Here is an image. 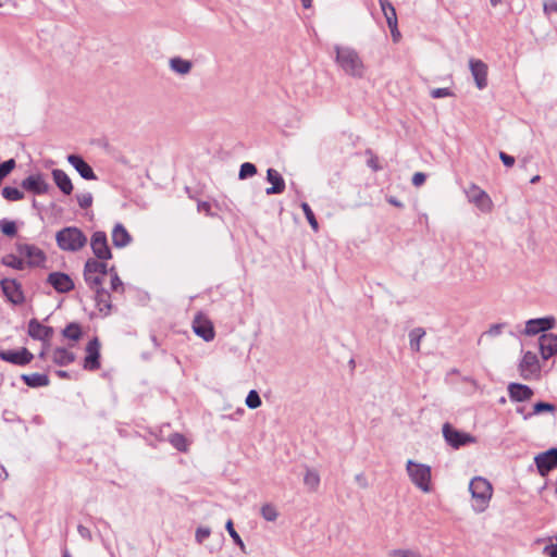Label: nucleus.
Segmentation results:
<instances>
[{"mask_svg":"<svg viewBox=\"0 0 557 557\" xmlns=\"http://www.w3.org/2000/svg\"><path fill=\"white\" fill-rule=\"evenodd\" d=\"M335 62L345 72L354 78H362L366 74V65L359 53L351 47L334 46Z\"/></svg>","mask_w":557,"mask_h":557,"instance_id":"f257e3e1","label":"nucleus"},{"mask_svg":"<svg viewBox=\"0 0 557 557\" xmlns=\"http://www.w3.org/2000/svg\"><path fill=\"white\" fill-rule=\"evenodd\" d=\"M469 491L473 500V509L476 512H483L492 498V484L482 476H475L470 481Z\"/></svg>","mask_w":557,"mask_h":557,"instance_id":"f03ea898","label":"nucleus"},{"mask_svg":"<svg viewBox=\"0 0 557 557\" xmlns=\"http://www.w3.org/2000/svg\"><path fill=\"white\" fill-rule=\"evenodd\" d=\"M60 249L64 251H78L87 244L86 235L75 226H67L60 230L55 235Z\"/></svg>","mask_w":557,"mask_h":557,"instance_id":"7ed1b4c3","label":"nucleus"},{"mask_svg":"<svg viewBox=\"0 0 557 557\" xmlns=\"http://www.w3.org/2000/svg\"><path fill=\"white\" fill-rule=\"evenodd\" d=\"M106 260L89 258L84 265V280L89 288L101 286L103 277L108 275V264Z\"/></svg>","mask_w":557,"mask_h":557,"instance_id":"20e7f679","label":"nucleus"},{"mask_svg":"<svg viewBox=\"0 0 557 557\" xmlns=\"http://www.w3.org/2000/svg\"><path fill=\"white\" fill-rule=\"evenodd\" d=\"M406 468L408 475L416 486L425 493L431 491V467L408 460Z\"/></svg>","mask_w":557,"mask_h":557,"instance_id":"39448f33","label":"nucleus"},{"mask_svg":"<svg viewBox=\"0 0 557 557\" xmlns=\"http://www.w3.org/2000/svg\"><path fill=\"white\" fill-rule=\"evenodd\" d=\"M442 432L446 443L455 449L476 443L475 436L454 428L448 422L443 424Z\"/></svg>","mask_w":557,"mask_h":557,"instance_id":"423d86ee","label":"nucleus"},{"mask_svg":"<svg viewBox=\"0 0 557 557\" xmlns=\"http://www.w3.org/2000/svg\"><path fill=\"white\" fill-rule=\"evenodd\" d=\"M0 286L7 300L14 306H20L25 302V295L22 288V284L15 278H2Z\"/></svg>","mask_w":557,"mask_h":557,"instance_id":"0eeeda50","label":"nucleus"},{"mask_svg":"<svg viewBox=\"0 0 557 557\" xmlns=\"http://www.w3.org/2000/svg\"><path fill=\"white\" fill-rule=\"evenodd\" d=\"M534 463L541 476H546L557 468V447H552L534 457Z\"/></svg>","mask_w":557,"mask_h":557,"instance_id":"6e6552de","label":"nucleus"},{"mask_svg":"<svg viewBox=\"0 0 557 557\" xmlns=\"http://www.w3.org/2000/svg\"><path fill=\"white\" fill-rule=\"evenodd\" d=\"M469 202L473 203L480 211L488 213L493 209V201L491 197L475 184H472L466 190Z\"/></svg>","mask_w":557,"mask_h":557,"instance_id":"1a4fd4ad","label":"nucleus"},{"mask_svg":"<svg viewBox=\"0 0 557 557\" xmlns=\"http://www.w3.org/2000/svg\"><path fill=\"white\" fill-rule=\"evenodd\" d=\"M90 247L96 257L95 259L110 260L112 258V251L109 247L106 232L96 231L91 236Z\"/></svg>","mask_w":557,"mask_h":557,"instance_id":"9d476101","label":"nucleus"},{"mask_svg":"<svg viewBox=\"0 0 557 557\" xmlns=\"http://www.w3.org/2000/svg\"><path fill=\"white\" fill-rule=\"evenodd\" d=\"M519 372L523 380L537 377L541 372L537 356L532 351H527L519 363Z\"/></svg>","mask_w":557,"mask_h":557,"instance_id":"9b49d317","label":"nucleus"},{"mask_svg":"<svg viewBox=\"0 0 557 557\" xmlns=\"http://www.w3.org/2000/svg\"><path fill=\"white\" fill-rule=\"evenodd\" d=\"M16 251L24 256L27 259V265L28 267H40L42 265L46 260V253L44 250L38 248L35 245L29 244H16Z\"/></svg>","mask_w":557,"mask_h":557,"instance_id":"f8f14e48","label":"nucleus"},{"mask_svg":"<svg viewBox=\"0 0 557 557\" xmlns=\"http://www.w3.org/2000/svg\"><path fill=\"white\" fill-rule=\"evenodd\" d=\"M33 359L34 355L26 347L20 349H0V360L15 366H26L30 363Z\"/></svg>","mask_w":557,"mask_h":557,"instance_id":"ddd939ff","label":"nucleus"},{"mask_svg":"<svg viewBox=\"0 0 557 557\" xmlns=\"http://www.w3.org/2000/svg\"><path fill=\"white\" fill-rule=\"evenodd\" d=\"M21 187L34 195H44L50 189V185L46 182L42 173L28 175L21 182Z\"/></svg>","mask_w":557,"mask_h":557,"instance_id":"4468645a","label":"nucleus"},{"mask_svg":"<svg viewBox=\"0 0 557 557\" xmlns=\"http://www.w3.org/2000/svg\"><path fill=\"white\" fill-rule=\"evenodd\" d=\"M556 325V319L552 315L530 319L525 322V329L523 333L528 336L537 335L540 333H545Z\"/></svg>","mask_w":557,"mask_h":557,"instance_id":"2eb2a0df","label":"nucleus"},{"mask_svg":"<svg viewBox=\"0 0 557 557\" xmlns=\"http://www.w3.org/2000/svg\"><path fill=\"white\" fill-rule=\"evenodd\" d=\"M100 366V342L98 337H94L86 346L83 368L88 371H96Z\"/></svg>","mask_w":557,"mask_h":557,"instance_id":"dca6fc26","label":"nucleus"},{"mask_svg":"<svg viewBox=\"0 0 557 557\" xmlns=\"http://www.w3.org/2000/svg\"><path fill=\"white\" fill-rule=\"evenodd\" d=\"M47 283L50 284L55 292L66 294L74 289L75 284L71 276L63 272H51L47 277Z\"/></svg>","mask_w":557,"mask_h":557,"instance_id":"f3484780","label":"nucleus"},{"mask_svg":"<svg viewBox=\"0 0 557 557\" xmlns=\"http://www.w3.org/2000/svg\"><path fill=\"white\" fill-rule=\"evenodd\" d=\"M193 330L196 335H198L206 342L212 341L215 335L213 324L201 313H198L194 318Z\"/></svg>","mask_w":557,"mask_h":557,"instance_id":"a211bd4d","label":"nucleus"},{"mask_svg":"<svg viewBox=\"0 0 557 557\" xmlns=\"http://www.w3.org/2000/svg\"><path fill=\"white\" fill-rule=\"evenodd\" d=\"M54 331L52 326L41 324L37 319H30L28 322L27 334L36 341L49 342Z\"/></svg>","mask_w":557,"mask_h":557,"instance_id":"6ab92c4d","label":"nucleus"},{"mask_svg":"<svg viewBox=\"0 0 557 557\" xmlns=\"http://www.w3.org/2000/svg\"><path fill=\"white\" fill-rule=\"evenodd\" d=\"M67 162L77 171L82 178L87 181L97 180V175L95 174L92 168L84 160L82 156L75 153L69 154Z\"/></svg>","mask_w":557,"mask_h":557,"instance_id":"aec40b11","label":"nucleus"},{"mask_svg":"<svg viewBox=\"0 0 557 557\" xmlns=\"http://www.w3.org/2000/svg\"><path fill=\"white\" fill-rule=\"evenodd\" d=\"M471 74L474 78L475 86L482 90L487 86V65L481 61L471 59L469 61Z\"/></svg>","mask_w":557,"mask_h":557,"instance_id":"412c9836","label":"nucleus"},{"mask_svg":"<svg viewBox=\"0 0 557 557\" xmlns=\"http://www.w3.org/2000/svg\"><path fill=\"white\" fill-rule=\"evenodd\" d=\"M539 347L544 360L549 359L557 354V335L544 333L539 337Z\"/></svg>","mask_w":557,"mask_h":557,"instance_id":"4be33fe9","label":"nucleus"},{"mask_svg":"<svg viewBox=\"0 0 557 557\" xmlns=\"http://www.w3.org/2000/svg\"><path fill=\"white\" fill-rule=\"evenodd\" d=\"M507 389H508L509 398L512 401H518V403H522V401H527V400L531 399V397L534 394L533 389L530 386L521 384V383H510L508 385Z\"/></svg>","mask_w":557,"mask_h":557,"instance_id":"5701e85b","label":"nucleus"},{"mask_svg":"<svg viewBox=\"0 0 557 557\" xmlns=\"http://www.w3.org/2000/svg\"><path fill=\"white\" fill-rule=\"evenodd\" d=\"M267 181L272 185L265 189L267 195H278L285 190V181L276 170L268 169Z\"/></svg>","mask_w":557,"mask_h":557,"instance_id":"b1692460","label":"nucleus"},{"mask_svg":"<svg viewBox=\"0 0 557 557\" xmlns=\"http://www.w3.org/2000/svg\"><path fill=\"white\" fill-rule=\"evenodd\" d=\"M51 175L54 184L63 195L69 196L72 194L74 188L73 183L63 170L54 169L52 170Z\"/></svg>","mask_w":557,"mask_h":557,"instance_id":"393cba45","label":"nucleus"},{"mask_svg":"<svg viewBox=\"0 0 557 557\" xmlns=\"http://www.w3.org/2000/svg\"><path fill=\"white\" fill-rule=\"evenodd\" d=\"M95 292V301L96 306L99 309L100 312L104 313L106 315L110 313L111 310V295L107 289H104L102 286H97L95 288H91Z\"/></svg>","mask_w":557,"mask_h":557,"instance_id":"a878e982","label":"nucleus"},{"mask_svg":"<svg viewBox=\"0 0 557 557\" xmlns=\"http://www.w3.org/2000/svg\"><path fill=\"white\" fill-rule=\"evenodd\" d=\"M132 242V236L122 223H116L112 230V243L116 248H124Z\"/></svg>","mask_w":557,"mask_h":557,"instance_id":"bb28decb","label":"nucleus"},{"mask_svg":"<svg viewBox=\"0 0 557 557\" xmlns=\"http://www.w3.org/2000/svg\"><path fill=\"white\" fill-rule=\"evenodd\" d=\"M22 381L32 388L45 387L50 384L49 376L44 373L22 374Z\"/></svg>","mask_w":557,"mask_h":557,"instance_id":"cd10ccee","label":"nucleus"},{"mask_svg":"<svg viewBox=\"0 0 557 557\" xmlns=\"http://www.w3.org/2000/svg\"><path fill=\"white\" fill-rule=\"evenodd\" d=\"M380 7L389 28L397 26V14L394 5L388 0H379Z\"/></svg>","mask_w":557,"mask_h":557,"instance_id":"c85d7f7f","label":"nucleus"},{"mask_svg":"<svg viewBox=\"0 0 557 557\" xmlns=\"http://www.w3.org/2000/svg\"><path fill=\"white\" fill-rule=\"evenodd\" d=\"M75 361V355L66 348L58 347L53 351V362L58 366L65 367Z\"/></svg>","mask_w":557,"mask_h":557,"instance_id":"c756f323","label":"nucleus"},{"mask_svg":"<svg viewBox=\"0 0 557 557\" xmlns=\"http://www.w3.org/2000/svg\"><path fill=\"white\" fill-rule=\"evenodd\" d=\"M170 67L174 72H176V73H178L181 75H185V74H188L190 72V70L193 67V64L188 60H185V59L180 58V57H175V58H172L170 60Z\"/></svg>","mask_w":557,"mask_h":557,"instance_id":"7c9ffc66","label":"nucleus"},{"mask_svg":"<svg viewBox=\"0 0 557 557\" xmlns=\"http://www.w3.org/2000/svg\"><path fill=\"white\" fill-rule=\"evenodd\" d=\"M425 336V331L422 327H414L409 332V345L412 351L420 350V343Z\"/></svg>","mask_w":557,"mask_h":557,"instance_id":"2f4dec72","label":"nucleus"},{"mask_svg":"<svg viewBox=\"0 0 557 557\" xmlns=\"http://www.w3.org/2000/svg\"><path fill=\"white\" fill-rule=\"evenodd\" d=\"M62 335L69 339L77 342L81 339L83 331L77 322H71L62 330Z\"/></svg>","mask_w":557,"mask_h":557,"instance_id":"473e14b6","label":"nucleus"},{"mask_svg":"<svg viewBox=\"0 0 557 557\" xmlns=\"http://www.w3.org/2000/svg\"><path fill=\"white\" fill-rule=\"evenodd\" d=\"M304 483L309 490L315 491L320 484L319 473L313 469H307L304 476Z\"/></svg>","mask_w":557,"mask_h":557,"instance_id":"72a5a7b5","label":"nucleus"},{"mask_svg":"<svg viewBox=\"0 0 557 557\" xmlns=\"http://www.w3.org/2000/svg\"><path fill=\"white\" fill-rule=\"evenodd\" d=\"M1 262L5 267L12 268L14 270H23L25 268L24 260L13 253L4 256Z\"/></svg>","mask_w":557,"mask_h":557,"instance_id":"f704fd0d","label":"nucleus"},{"mask_svg":"<svg viewBox=\"0 0 557 557\" xmlns=\"http://www.w3.org/2000/svg\"><path fill=\"white\" fill-rule=\"evenodd\" d=\"M556 410V406L552 403L546 401H537L533 405V411L524 416V419H529L533 414H540L543 412H554Z\"/></svg>","mask_w":557,"mask_h":557,"instance_id":"c9c22d12","label":"nucleus"},{"mask_svg":"<svg viewBox=\"0 0 557 557\" xmlns=\"http://www.w3.org/2000/svg\"><path fill=\"white\" fill-rule=\"evenodd\" d=\"M2 197L8 201H18L24 198V193L16 187L5 186L2 188Z\"/></svg>","mask_w":557,"mask_h":557,"instance_id":"e433bc0d","label":"nucleus"},{"mask_svg":"<svg viewBox=\"0 0 557 557\" xmlns=\"http://www.w3.org/2000/svg\"><path fill=\"white\" fill-rule=\"evenodd\" d=\"M169 442L171 445L180 451L187 450V441L181 433H172L169 435Z\"/></svg>","mask_w":557,"mask_h":557,"instance_id":"4c0bfd02","label":"nucleus"},{"mask_svg":"<svg viewBox=\"0 0 557 557\" xmlns=\"http://www.w3.org/2000/svg\"><path fill=\"white\" fill-rule=\"evenodd\" d=\"M225 529L228 532L230 536L233 539L234 543L240 548V550L246 553V546L239 534L234 529V524L231 519L226 521Z\"/></svg>","mask_w":557,"mask_h":557,"instance_id":"58836bf2","label":"nucleus"},{"mask_svg":"<svg viewBox=\"0 0 557 557\" xmlns=\"http://www.w3.org/2000/svg\"><path fill=\"white\" fill-rule=\"evenodd\" d=\"M0 230L2 234L9 237H13L17 233L16 223L14 221H9L7 219L0 221Z\"/></svg>","mask_w":557,"mask_h":557,"instance_id":"ea45409f","label":"nucleus"},{"mask_svg":"<svg viewBox=\"0 0 557 557\" xmlns=\"http://www.w3.org/2000/svg\"><path fill=\"white\" fill-rule=\"evenodd\" d=\"M300 207L304 211V214H305L308 223L310 224L312 230L314 232H317L319 230V224H318L315 215H314L313 211L311 210L310 206L307 202H302Z\"/></svg>","mask_w":557,"mask_h":557,"instance_id":"a19ab883","label":"nucleus"},{"mask_svg":"<svg viewBox=\"0 0 557 557\" xmlns=\"http://www.w3.org/2000/svg\"><path fill=\"white\" fill-rule=\"evenodd\" d=\"M257 173V166L253 163L245 162L240 165L238 178L246 180Z\"/></svg>","mask_w":557,"mask_h":557,"instance_id":"79ce46f5","label":"nucleus"},{"mask_svg":"<svg viewBox=\"0 0 557 557\" xmlns=\"http://www.w3.org/2000/svg\"><path fill=\"white\" fill-rule=\"evenodd\" d=\"M261 516L267 521H275L277 519L278 512L273 505L265 504L261 507Z\"/></svg>","mask_w":557,"mask_h":557,"instance_id":"37998d69","label":"nucleus"},{"mask_svg":"<svg viewBox=\"0 0 557 557\" xmlns=\"http://www.w3.org/2000/svg\"><path fill=\"white\" fill-rule=\"evenodd\" d=\"M262 404L257 391L251 389L246 397V406L250 409H257Z\"/></svg>","mask_w":557,"mask_h":557,"instance_id":"c03bdc74","label":"nucleus"},{"mask_svg":"<svg viewBox=\"0 0 557 557\" xmlns=\"http://www.w3.org/2000/svg\"><path fill=\"white\" fill-rule=\"evenodd\" d=\"M389 557H422L417 549H393L388 553Z\"/></svg>","mask_w":557,"mask_h":557,"instance_id":"a18cd8bd","label":"nucleus"},{"mask_svg":"<svg viewBox=\"0 0 557 557\" xmlns=\"http://www.w3.org/2000/svg\"><path fill=\"white\" fill-rule=\"evenodd\" d=\"M76 199H77L78 206L82 209H88L89 207H91L94 198L90 193H83V194L76 195Z\"/></svg>","mask_w":557,"mask_h":557,"instance_id":"49530a36","label":"nucleus"},{"mask_svg":"<svg viewBox=\"0 0 557 557\" xmlns=\"http://www.w3.org/2000/svg\"><path fill=\"white\" fill-rule=\"evenodd\" d=\"M16 166V162L14 159H9L0 163V171L7 177Z\"/></svg>","mask_w":557,"mask_h":557,"instance_id":"de8ad7c7","label":"nucleus"},{"mask_svg":"<svg viewBox=\"0 0 557 557\" xmlns=\"http://www.w3.org/2000/svg\"><path fill=\"white\" fill-rule=\"evenodd\" d=\"M453 95L454 94L449 88H435L431 90V97L434 99L450 97Z\"/></svg>","mask_w":557,"mask_h":557,"instance_id":"09e8293b","label":"nucleus"},{"mask_svg":"<svg viewBox=\"0 0 557 557\" xmlns=\"http://www.w3.org/2000/svg\"><path fill=\"white\" fill-rule=\"evenodd\" d=\"M210 529L209 528H198L196 531V541L201 544L206 539L210 536Z\"/></svg>","mask_w":557,"mask_h":557,"instance_id":"8fccbe9b","label":"nucleus"},{"mask_svg":"<svg viewBox=\"0 0 557 557\" xmlns=\"http://www.w3.org/2000/svg\"><path fill=\"white\" fill-rule=\"evenodd\" d=\"M111 289L113 292H123L124 290V287H123V282L121 281L119 274H114L112 275V278H111Z\"/></svg>","mask_w":557,"mask_h":557,"instance_id":"3c124183","label":"nucleus"},{"mask_svg":"<svg viewBox=\"0 0 557 557\" xmlns=\"http://www.w3.org/2000/svg\"><path fill=\"white\" fill-rule=\"evenodd\" d=\"M499 158H500L503 164L507 168H511L516 162V160L512 156H510L504 151L499 152Z\"/></svg>","mask_w":557,"mask_h":557,"instance_id":"603ef678","label":"nucleus"},{"mask_svg":"<svg viewBox=\"0 0 557 557\" xmlns=\"http://www.w3.org/2000/svg\"><path fill=\"white\" fill-rule=\"evenodd\" d=\"M425 180H426V175L424 173L417 172L413 174L411 182L414 186L418 187V186H421L425 182Z\"/></svg>","mask_w":557,"mask_h":557,"instance_id":"864d4df0","label":"nucleus"},{"mask_svg":"<svg viewBox=\"0 0 557 557\" xmlns=\"http://www.w3.org/2000/svg\"><path fill=\"white\" fill-rule=\"evenodd\" d=\"M543 553L548 557H557V544L546 545L543 549Z\"/></svg>","mask_w":557,"mask_h":557,"instance_id":"5fc2aeb1","label":"nucleus"},{"mask_svg":"<svg viewBox=\"0 0 557 557\" xmlns=\"http://www.w3.org/2000/svg\"><path fill=\"white\" fill-rule=\"evenodd\" d=\"M544 12L546 14H550L552 12H557V1L550 0L544 3Z\"/></svg>","mask_w":557,"mask_h":557,"instance_id":"6e6d98bb","label":"nucleus"},{"mask_svg":"<svg viewBox=\"0 0 557 557\" xmlns=\"http://www.w3.org/2000/svg\"><path fill=\"white\" fill-rule=\"evenodd\" d=\"M77 531H78V533H79V535H81L82 537H84V539H88V540H90V539H91V533H90V531H89V529H88V528H86V527H84V525L79 524V525L77 527Z\"/></svg>","mask_w":557,"mask_h":557,"instance_id":"4d7b16f0","label":"nucleus"},{"mask_svg":"<svg viewBox=\"0 0 557 557\" xmlns=\"http://www.w3.org/2000/svg\"><path fill=\"white\" fill-rule=\"evenodd\" d=\"M503 326H504V324H493L490 327L487 333L492 336H496V335L500 334Z\"/></svg>","mask_w":557,"mask_h":557,"instance_id":"13d9d810","label":"nucleus"},{"mask_svg":"<svg viewBox=\"0 0 557 557\" xmlns=\"http://www.w3.org/2000/svg\"><path fill=\"white\" fill-rule=\"evenodd\" d=\"M356 481L358 482V484L361 486V487H367L368 486V483H367V480L366 478L363 476V474H357L356 475Z\"/></svg>","mask_w":557,"mask_h":557,"instance_id":"bf43d9fd","label":"nucleus"},{"mask_svg":"<svg viewBox=\"0 0 557 557\" xmlns=\"http://www.w3.org/2000/svg\"><path fill=\"white\" fill-rule=\"evenodd\" d=\"M368 165L373 170V171H379L381 169V166H379L377 162H376V159L374 158H371L368 160Z\"/></svg>","mask_w":557,"mask_h":557,"instance_id":"052dcab7","label":"nucleus"},{"mask_svg":"<svg viewBox=\"0 0 557 557\" xmlns=\"http://www.w3.org/2000/svg\"><path fill=\"white\" fill-rule=\"evenodd\" d=\"M387 201H388V203H391V205H393V206H395V207H397V208H403V207H404L403 202H401V201H399L396 197H393V196H392V197H389V198L387 199Z\"/></svg>","mask_w":557,"mask_h":557,"instance_id":"680f3d73","label":"nucleus"},{"mask_svg":"<svg viewBox=\"0 0 557 557\" xmlns=\"http://www.w3.org/2000/svg\"><path fill=\"white\" fill-rule=\"evenodd\" d=\"M198 209L208 212L211 209V206L209 202L203 201L198 203Z\"/></svg>","mask_w":557,"mask_h":557,"instance_id":"e2e57ef3","label":"nucleus"},{"mask_svg":"<svg viewBox=\"0 0 557 557\" xmlns=\"http://www.w3.org/2000/svg\"><path fill=\"white\" fill-rule=\"evenodd\" d=\"M389 29H391L392 37H393L394 41H397L400 37V33H399L397 26L395 28H389Z\"/></svg>","mask_w":557,"mask_h":557,"instance_id":"0e129e2a","label":"nucleus"},{"mask_svg":"<svg viewBox=\"0 0 557 557\" xmlns=\"http://www.w3.org/2000/svg\"><path fill=\"white\" fill-rule=\"evenodd\" d=\"M55 374H57L59 377H61V379H69V377H70L69 372H67V371H65V370H58V371L55 372Z\"/></svg>","mask_w":557,"mask_h":557,"instance_id":"69168bd1","label":"nucleus"},{"mask_svg":"<svg viewBox=\"0 0 557 557\" xmlns=\"http://www.w3.org/2000/svg\"><path fill=\"white\" fill-rule=\"evenodd\" d=\"M301 2L305 9L311 8L312 0H301Z\"/></svg>","mask_w":557,"mask_h":557,"instance_id":"338daca9","label":"nucleus"},{"mask_svg":"<svg viewBox=\"0 0 557 557\" xmlns=\"http://www.w3.org/2000/svg\"><path fill=\"white\" fill-rule=\"evenodd\" d=\"M108 274L112 277V275L117 274L115 267L108 268Z\"/></svg>","mask_w":557,"mask_h":557,"instance_id":"774afa93","label":"nucleus"}]
</instances>
